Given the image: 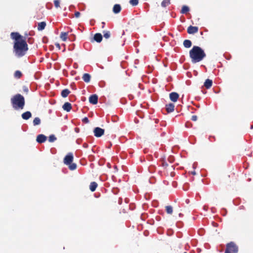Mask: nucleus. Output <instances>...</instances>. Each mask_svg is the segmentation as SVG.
I'll list each match as a JSON object with an SVG mask.
<instances>
[{
    "mask_svg": "<svg viewBox=\"0 0 253 253\" xmlns=\"http://www.w3.org/2000/svg\"><path fill=\"white\" fill-rule=\"evenodd\" d=\"M189 56L192 63L199 62L206 57L204 50L199 46L194 45L189 51Z\"/></svg>",
    "mask_w": 253,
    "mask_h": 253,
    "instance_id": "f257e3e1",
    "label": "nucleus"
},
{
    "mask_svg": "<svg viewBox=\"0 0 253 253\" xmlns=\"http://www.w3.org/2000/svg\"><path fill=\"white\" fill-rule=\"evenodd\" d=\"M28 50V46L26 40L13 44V53L17 58H21L26 55Z\"/></svg>",
    "mask_w": 253,
    "mask_h": 253,
    "instance_id": "f03ea898",
    "label": "nucleus"
},
{
    "mask_svg": "<svg viewBox=\"0 0 253 253\" xmlns=\"http://www.w3.org/2000/svg\"><path fill=\"white\" fill-rule=\"evenodd\" d=\"M11 103L15 110H22L25 105V98L23 95L18 93L11 98Z\"/></svg>",
    "mask_w": 253,
    "mask_h": 253,
    "instance_id": "7ed1b4c3",
    "label": "nucleus"
},
{
    "mask_svg": "<svg viewBox=\"0 0 253 253\" xmlns=\"http://www.w3.org/2000/svg\"><path fill=\"white\" fill-rule=\"evenodd\" d=\"M238 252L239 247L234 242L231 241L226 244L224 253H238Z\"/></svg>",
    "mask_w": 253,
    "mask_h": 253,
    "instance_id": "20e7f679",
    "label": "nucleus"
},
{
    "mask_svg": "<svg viewBox=\"0 0 253 253\" xmlns=\"http://www.w3.org/2000/svg\"><path fill=\"white\" fill-rule=\"evenodd\" d=\"M11 38L14 40V43H17L26 40L25 38L23 37L18 32H12L10 34Z\"/></svg>",
    "mask_w": 253,
    "mask_h": 253,
    "instance_id": "39448f33",
    "label": "nucleus"
},
{
    "mask_svg": "<svg viewBox=\"0 0 253 253\" xmlns=\"http://www.w3.org/2000/svg\"><path fill=\"white\" fill-rule=\"evenodd\" d=\"M73 159L74 156L73 153H69L64 158V163L66 165L71 164L73 161Z\"/></svg>",
    "mask_w": 253,
    "mask_h": 253,
    "instance_id": "423d86ee",
    "label": "nucleus"
},
{
    "mask_svg": "<svg viewBox=\"0 0 253 253\" xmlns=\"http://www.w3.org/2000/svg\"><path fill=\"white\" fill-rule=\"evenodd\" d=\"M105 130L99 127H96L94 128V135L96 137H100L104 134Z\"/></svg>",
    "mask_w": 253,
    "mask_h": 253,
    "instance_id": "0eeeda50",
    "label": "nucleus"
},
{
    "mask_svg": "<svg viewBox=\"0 0 253 253\" xmlns=\"http://www.w3.org/2000/svg\"><path fill=\"white\" fill-rule=\"evenodd\" d=\"M98 97L96 94L91 95L89 97V102L90 104L96 105L98 103Z\"/></svg>",
    "mask_w": 253,
    "mask_h": 253,
    "instance_id": "6e6552de",
    "label": "nucleus"
},
{
    "mask_svg": "<svg viewBox=\"0 0 253 253\" xmlns=\"http://www.w3.org/2000/svg\"><path fill=\"white\" fill-rule=\"evenodd\" d=\"M103 37L100 33H96L94 34L93 38L91 40V42H100L102 41Z\"/></svg>",
    "mask_w": 253,
    "mask_h": 253,
    "instance_id": "1a4fd4ad",
    "label": "nucleus"
},
{
    "mask_svg": "<svg viewBox=\"0 0 253 253\" xmlns=\"http://www.w3.org/2000/svg\"><path fill=\"white\" fill-rule=\"evenodd\" d=\"M169 96L170 100L171 101L175 102L177 101L179 95L178 93L176 92H172L169 93Z\"/></svg>",
    "mask_w": 253,
    "mask_h": 253,
    "instance_id": "9d476101",
    "label": "nucleus"
},
{
    "mask_svg": "<svg viewBox=\"0 0 253 253\" xmlns=\"http://www.w3.org/2000/svg\"><path fill=\"white\" fill-rule=\"evenodd\" d=\"M199 28L197 26H192L190 25L187 28V33L189 34H194L198 32Z\"/></svg>",
    "mask_w": 253,
    "mask_h": 253,
    "instance_id": "9b49d317",
    "label": "nucleus"
},
{
    "mask_svg": "<svg viewBox=\"0 0 253 253\" xmlns=\"http://www.w3.org/2000/svg\"><path fill=\"white\" fill-rule=\"evenodd\" d=\"M47 139V137L42 134H39L37 136L36 141L39 143H42L44 142Z\"/></svg>",
    "mask_w": 253,
    "mask_h": 253,
    "instance_id": "f8f14e48",
    "label": "nucleus"
},
{
    "mask_svg": "<svg viewBox=\"0 0 253 253\" xmlns=\"http://www.w3.org/2000/svg\"><path fill=\"white\" fill-rule=\"evenodd\" d=\"M166 109L167 113H170L174 111V105L172 103H170L169 104H167L166 105Z\"/></svg>",
    "mask_w": 253,
    "mask_h": 253,
    "instance_id": "ddd939ff",
    "label": "nucleus"
},
{
    "mask_svg": "<svg viewBox=\"0 0 253 253\" xmlns=\"http://www.w3.org/2000/svg\"><path fill=\"white\" fill-rule=\"evenodd\" d=\"M32 117V113L30 111H27L21 115V117L23 120H27Z\"/></svg>",
    "mask_w": 253,
    "mask_h": 253,
    "instance_id": "4468645a",
    "label": "nucleus"
},
{
    "mask_svg": "<svg viewBox=\"0 0 253 253\" xmlns=\"http://www.w3.org/2000/svg\"><path fill=\"white\" fill-rule=\"evenodd\" d=\"M62 108L64 110L67 112H70L72 109V105L69 102H65L62 106Z\"/></svg>",
    "mask_w": 253,
    "mask_h": 253,
    "instance_id": "2eb2a0df",
    "label": "nucleus"
},
{
    "mask_svg": "<svg viewBox=\"0 0 253 253\" xmlns=\"http://www.w3.org/2000/svg\"><path fill=\"white\" fill-rule=\"evenodd\" d=\"M121 10V6L119 4H115L113 8V12L115 14L119 13Z\"/></svg>",
    "mask_w": 253,
    "mask_h": 253,
    "instance_id": "dca6fc26",
    "label": "nucleus"
},
{
    "mask_svg": "<svg viewBox=\"0 0 253 253\" xmlns=\"http://www.w3.org/2000/svg\"><path fill=\"white\" fill-rule=\"evenodd\" d=\"M212 81L211 80L208 79L205 81L204 85L207 89H209L212 86Z\"/></svg>",
    "mask_w": 253,
    "mask_h": 253,
    "instance_id": "f3484780",
    "label": "nucleus"
},
{
    "mask_svg": "<svg viewBox=\"0 0 253 253\" xmlns=\"http://www.w3.org/2000/svg\"><path fill=\"white\" fill-rule=\"evenodd\" d=\"M82 78L84 82L88 83L90 81L91 76L88 73H84Z\"/></svg>",
    "mask_w": 253,
    "mask_h": 253,
    "instance_id": "a211bd4d",
    "label": "nucleus"
},
{
    "mask_svg": "<svg viewBox=\"0 0 253 253\" xmlns=\"http://www.w3.org/2000/svg\"><path fill=\"white\" fill-rule=\"evenodd\" d=\"M98 186L97 183L96 182H91L89 185V189L91 192L95 191Z\"/></svg>",
    "mask_w": 253,
    "mask_h": 253,
    "instance_id": "6ab92c4d",
    "label": "nucleus"
},
{
    "mask_svg": "<svg viewBox=\"0 0 253 253\" xmlns=\"http://www.w3.org/2000/svg\"><path fill=\"white\" fill-rule=\"evenodd\" d=\"M70 91L68 89H64L61 91V95L62 97L65 98L70 94Z\"/></svg>",
    "mask_w": 253,
    "mask_h": 253,
    "instance_id": "aec40b11",
    "label": "nucleus"
},
{
    "mask_svg": "<svg viewBox=\"0 0 253 253\" xmlns=\"http://www.w3.org/2000/svg\"><path fill=\"white\" fill-rule=\"evenodd\" d=\"M46 26V23L44 21L39 23L38 26V30L39 31L43 30Z\"/></svg>",
    "mask_w": 253,
    "mask_h": 253,
    "instance_id": "412c9836",
    "label": "nucleus"
},
{
    "mask_svg": "<svg viewBox=\"0 0 253 253\" xmlns=\"http://www.w3.org/2000/svg\"><path fill=\"white\" fill-rule=\"evenodd\" d=\"M183 45L185 48H190L192 46V42L189 40H185L183 42Z\"/></svg>",
    "mask_w": 253,
    "mask_h": 253,
    "instance_id": "4be33fe9",
    "label": "nucleus"
},
{
    "mask_svg": "<svg viewBox=\"0 0 253 253\" xmlns=\"http://www.w3.org/2000/svg\"><path fill=\"white\" fill-rule=\"evenodd\" d=\"M190 11L189 7L187 5H183L180 11V13L182 14H185Z\"/></svg>",
    "mask_w": 253,
    "mask_h": 253,
    "instance_id": "5701e85b",
    "label": "nucleus"
},
{
    "mask_svg": "<svg viewBox=\"0 0 253 253\" xmlns=\"http://www.w3.org/2000/svg\"><path fill=\"white\" fill-rule=\"evenodd\" d=\"M61 39L65 42L67 40V38H68V33L67 32H62L60 34V36Z\"/></svg>",
    "mask_w": 253,
    "mask_h": 253,
    "instance_id": "b1692460",
    "label": "nucleus"
},
{
    "mask_svg": "<svg viewBox=\"0 0 253 253\" xmlns=\"http://www.w3.org/2000/svg\"><path fill=\"white\" fill-rule=\"evenodd\" d=\"M41 119L39 117L35 118L33 122V124L34 126L40 125L41 124Z\"/></svg>",
    "mask_w": 253,
    "mask_h": 253,
    "instance_id": "393cba45",
    "label": "nucleus"
},
{
    "mask_svg": "<svg viewBox=\"0 0 253 253\" xmlns=\"http://www.w3.org/2000/svg\"><path fill=\"white\" fill-rule=\"evenodd\" d=\"M22 76V74L21 72L19 70L16 71L14 74V77L16 79H20Z\"/></svg>",
    "mask_w": 253,
    "mask_h": 253,
    "instance_id": "a878e982",
    "label": "nucleus"
},
{
    "mask_svg": "<svg viewBox=\"0 0 253 253\" xmlns=\"http://www.w3.org/2000/svg\"><path fill=\"white\" fill-rule=\"evenodd\" d=\"M166 210L168 214H171L173 211L172 207L171 206H167L166 207Z\"/></svg>",
    "mask_w": 253,
    "mask_h": 253,
    "instance_id": "bb28decb",
    "label": "nucleus"
},
{
    "mask_svg": "<svg viewBox=\"0 0 253 253\" xmlns=\"http://www.w3.org/2000/svg\"><path fill=\"white\" fill-rule=\"evenodd\" d=\"M170 3V0H163L161 2V6L165 7Z\"/></svg>",
    "mask_w": 253,
    "mask_h": 253,
    "instance_id": "cd10ccee",
    "label": "nucleus"
},
{
    "mask_svg": "<svg viewBox=\"0 0 253 253\" xmlns=\"http://www.w3.org/2000/svg\"><path fill=\"white\" fill-rule=\"evenodd\" d=\"M57 139V138L54 134H51L48 137V141L49 142H53Z\"/></svg>",
    "mask_w": 253,
    "mask_h": 253,
    "instance_id": "c85d7f7f",
    "label": "nucleus"
},
{
    "mask_svg": "<svg viewBox=\"0 0 253 253\" xmlns=\"http://www.w3.org/2000/svg\"><path fill=\"white\" fill-rule=\"evenodd\" d=\"M69 168L71 170H74L77 169V164L75 163H71V164L68 165Z\"/></svg>",
    "mask_w": 253,
    "mask_h": 253,
    "instance_id": "c756f323",
    "label": "nucleus"
},
{
    "mask_svg": "<svg viewBox=\"0 0 253 253\" xmlns=\"http://www.w3.org/2000/svg\"><path fill=\"white\" fill-rule=\"evenodd\" d=\"M139 0H130L129 3L132 6H136L138 5Z\"/></svg>",
    "mask_w": 253,
    "mask_h": 253,
    "instance_id": "7c9ffc66",
    "label": "nucleus"
},
{
    "mask_svg": "<svg viewBox=\"0 0 253 253\" xmlns=\"http://www.w3.org/2000/svg\"><path fill=\"white\" fill-rule=\"evenodd\" d=\"M103 36L106 39H108L110 37V32L109 31H103Z\"/></svg>",
    "mask_w": 253,
    "mask_h": 253,
    "instance_id": "2f4dec72",
    "label": "nucleus"
},
{
    "mask_svg": "<svg viewBox=\"0 0 253 253\" xmlns=\"http://www.w3.org/2000/svg\"><path fill=\"white\" fill-rule=\"evenodd\" d=\"M205 229L203 228H200L198 230V233L200 236H203L205 234Z\"/></svg>",
    "mask_w": 253,
    "mask_h": 253,
    "instance_id": "473e14b6",
    "label": "nucleus"
},
{
    "mask_svg": "<svg viewBox=\"0 0 253 253\" xmlns=\"http://www.w3.org/2000/svg\"><path fill=\"white\" fill-rule=\"evenodd\" d=\"M69 40L71 41H74L76 39V36L74 34H71L68 36Z\"/></svg>",
    "mask_w": 253,
    "mask_h": 253,
    "instance_id": "72a5a7b5",
    "label": "nucleus"
},
{
    "mask_svg": "<svg viewBox=\"0 0 253 253\" xmlns=\"http://www.w3.org/2000/svg\"><path fill=\"white\" fill-rule=\"evenodd\" d=\"M240 201H241L240 199H239V198L233 200V203L235 205H238L240 203Z\"/></svg>",
    "mask_w": 253,
    "mask_h": 253,
    "instance_id": "f704fd0d",
    "label": "nucleus"
},
{
    "mask_svg": "<svg viewBox=\"0 0 253 253\" xmlns=\"http://www.w3.org/2000/svg\"><path fill=\"white\" fill-rule=\"evenodd\" d=\"M191 243L193 246L195 247L197 245L198 241L197 240L194 239L191 240Z\"/></svg>",
    "mask_w": 253,
    "mask_h": 253,
    "instance_id": "c9c22d12",
    "label": "nucleus"
},
{
    "mask_svg": "<svg viewBox=\"0 0 253 253\" xmlns=\"http://www.w3.org/2000/svg\"><path fill=\"white\" fill-rule=\"evenodd\" d=\"M54 3L55 7L58 8L60 6V1L59 0H54Z\"/></svg>",
    "mask_w": 253,
    "mask_h": 253,
    "instance_id": "e433bc0d",
    "label": "nucleus"
},
{
    "mask_svg": "<svg viewBox=\"0 0 253 253\" xmlns=\"http://www.w3.org/2000/svg\"><path fill=\"white\" fill-rule=\"evenodd\" d=\"M174 160L173 156H170L168 158V161L169 163H172Z\"/></svg>",
    "mask_w": 253,
    "mask_h": 253,
    "instance_id": "4c0bfd02",
    "label": "nucleus"
},
{
    "mask_svg": "<svg viewBox=\"0 0 253 253\" xmlns=\"http://www.w3.org/2000/svg\"><path fill=\"white\" fill-rule=\"evenodd\" d=\"M82 122L84 123L87 124L89 123V120L87 117H85L83 119Z\"/></svg>",
    "mask_w": 253,
    "mask_h": 253,
    "instance_id": "58836bf2",
    "label": "nucleus"
},
{
    "mask_svg": "<svg viewBox=\"0 0 253 253\" xmlns=\"http://www.w3.org/2000/svg\"><path fill=\"white\" fill-rule=\"evenodd\" d=\"M183 222H176V225L178 227V228H181L183 226Z\"/></svg>",
    "mask_w": 253,
    "mask_h": 253,
    "instance_id": "ea45409f",
    "label": "nucleus"
},
{
    "mask_svg": "<svg viewBox=\"0 0 253 253\" xmlns=\"http://www.w3.org/2000/svg\"><path fill=\"white\" fill-rule=\"evenodd\" d=\"M162 166L164 168H167L168 166V164L167 162H166L164 160L162 162Z\"/></svg>",
    "mask_w": 253,
    "mask_h": 253,
    "instance_id": "a19ab883",
    "label": "nucleus"
},
{
    "mask_svg": "<svg viewBox=\"0 0 253 253\" xmlns=\"http://www.w3.org/2000/svg\"><path fill=\"white\" fill-rule=\"evenodd\" d=\"M34 41V40L33 38H29L27 40V42L29 43H32Z\"/></svg>",
    "mask_w": 253,
    "mask_h": 253,
    "instance_id": "79ce46f5",
    "label": "nucleus"
},
{
    "mask_svg": "<svg viewBox=\"0 0 253 253\" xmlns=\"http://www.w3.org/2000/svg\"><path fill=\"white\" fill-rule=\"evenodd\" d=\"M191 120L193 121H196L197 120V116L196 115H193L192 116Z\"/></svg>",
    "mask_w": 253,
    "mask_h": 253,
    "instance_id": "37998d69",
    "label": "nucleus"
},
{
    "mask_svg": "<svg viewBox=\"0 0 253 253\" xmlns=\"http://www.w3.org/2000/svg\"><path fill=\"white\" fill-rule=\"evenodd\" d=\"M80 12H79V11H76L75 13V16L76 18H78L80 17Z\"/></svg>",
    "mask_w": 253,
    "mask_h": 253,
    "instance_id": "c03bdc74",
    "label": "nucleus"
},
{
    "mask_svg": "<svg viewBox=\"0 0 253 253\" xmlns=\"http://www.w3.org/2000/svg\"><path fill=\"white\" fill-rule=\"evenodd\" d=\"M223 211V212L222 213V215L223 216H225L226 214V212H227V211L225 209H222V212Z\"/></svg>",
    "mask_w": 253,
    "mask_h": 253,
    "instance_id": "a18cd8bd",
    "label": "nucleus"
},
{
    "mask_svg": "<svg viewBox=\"0 0 253 253\" xmlns=\"http://www.w3.org/2000/svg\"><path fill=\"white\" fill-rule=\"evenodd\" d=\"M211 224L212 226L213 227H217L218 226L217 222H211Z\"/></svg>",
    "mask_w": 253,
    "mask_h": 253,
    "instance_id": "49530a36",
    "label": "nucleus"
},
{
    "mask_svg": "<svg viewBox=\"0 0 253 253\" xmlns=\"http://www.w3.org/2000/svg\"><path fill=\"white\" fill-rule=\"evenodd\" d=\"M23 90H24V92H26L27 93H28V91H29V89H28V87H26V86H24L23 87Z\"/></svg>",
    "mask_w": 253,
    "mask_h": 253,
    "instance_id": "de8ad7c7",
    "label": "nucleus"
},
{
    "mask_svg": "<svg viewBox=\"0 0 253 253\" xmlns=\"http://www.w3.org/2000/svg\"><path fill=\"white\" fill-rule=\"evenodd\" d=\"M75 7L74 5H71L69 7V10L70 11H72L74 8H75Z\"/></svg>",
    "mask_w": 253,
    "mask_h": 253,
    "instance_id": "09e8293b",
    "label": "nucleus"
},
{
    "mask_svg": "<svg viewBox=\"0 0 253 253\" xmlns=\"http://www.w3.org/2000/svg\"><path fill=\"white\" fill-rule=\"evenodd\" d=\"M197 166V162H195L194 163V164H193V168L194 169H195L196 167Z\"/></svg>",
    "mask_w": 253,
    "mask_h": 253,
    "instance_id": "8fccbe9b",
    "label": "nucleus"
},
{
    "mask_svg": "<svg viewBox=\"0 0 253 253\" xmlns=\"http://www.w3.org/2000/svg\"><path fill=\"white\" fill-rule=\"evenodd\" d=\"M71 86H72V88L74 89H76V85L74 83L71 84Z\"/></svg>",
    "mask_w": 253,
    "mask_h": 253,
    "instance_id": "3c124183",
    "label": "nucleus"
},
{
    "mask_svg": "<svg viewBox=\"0 0 253 253\" xmlns=\"http://www.w3.org/2000/svg\"><path fill=\"white\" fill-rule=\"evenodd\" d=\"M83 147L85 148H87L88 147V145L87 143H84L83 144Z\"/></svg>",
    "mask_w": 253,
    "mask_h": 253,
    "instance_id": "603ef678",
    "label": "nucleus"
},
{
    "mask_svg": "<svg viewBox=\"0 0 253 253\" xmlns=\"http://www.w3.org/2000/svg\"><path fill=\"white\" fill-rule=\"evenodd\" d=\"M203 209H204L205 211H208V207L207 206L205 205V206H204V207H203Z\"/></svg>",
    "mask_w": 253,
    "mask_h": 253,
    "instance_id": "864d4df0",
    "label": "nucleus"
},
{
    "mask_svg": "<svg viewBox=\"0 0 253 253\" xmlns=\"http://www.w3.org/2000/svg\"><path fill=\"white\" fill-rule=\"evenodd\" d=\"M55 45L59 49H60V44L58 43H55Z\"/></svg>",
    "mask_w": 253,
    "mask_h": 253,
    "instance_id": "5fc2aeb1",
    "label": "nucleus"
},
{
    "mask_svg": "<svg viewBox=\"0 0 253 253\" xmlns=\"http://www.w3.org/2000/svg\"><path fill=\"white\" fill-rule=\"evenodd\" d=\"M82 141V139H78L77 140V143H78V144H80V142Z\"/></svg>",
    "mask_w": 253,
    "mask_h": 253,
    "instance_id": "6e6d98bb",
    "label": "nucleus"
},
{
    "mask_svg": "<svg viewBox=\"0 0 253 253\" xmlns=\"http://www.w3.org/2000/svg\"><path fill=\"white\" fill-rule=\"evenodd\" d=\"M122 199L120 198L119 200V204L121 205L122 204Z\"/></svg>",
    "mask_w": 253,
    "mask_h": 253,
    "instance_id": "4d7b16f0",
    "label": "nucleus"
},
{
    "mask_svg": "<svg viewBox=\"0 0 253 253\" xmlns=\"http://www.w3.org/2000/svg\"><path fill=\"white\" fill-rule=\"evenodd\" d=\"M101 24H102V28H104L105 25V23L104 22H102Z\"/></svg>",
    "mask_w": 253,
    "mask_h": 253,
    "instance_id": "13d9d810",
    "label": "nucleus"
},
{
    "mask_svg": "<svg viewBox=\"0 0 253 253\" xmlns=\"http://www.w3.org/2000/svg\"><path fill=\"white\" fill-rule=\"evenodd\" d=\"M225 58H226V59H227V60H230V58H231V56H230V55H229V56H228V57H225Z\"/></svg>",
    "mask_w": 253,
    "mask_h": 253,
    "instance_id": "bf43d9fd",
    "label": "nucleus"
},
{
    "mask_svg": "<svg viewBox=\"0 0 253 253\" xmlns=\"http://www.w3.org/2000/svg\"><path fill=\"white\" fill-rule=\"evenodd\" d=\"M191 174H193V175H196V172L195 171H193L191 172Z\"/></svg>",
    "mask_w": 253,
    "mask_h": 253,
    "instance_id": "052dcab7",
    "label": "nucleus"
},
{
    "mask_svg": "<svg viewBox=\"0 0 253 253\" xmlns=\"http://www.w3.org/2000/svg\"><path fill=\"white\" fill-rule=\"evenodd\" d=\"M75 131L77 132H79V128H75Z\"/></svg>",
    "mask_w": 253,
    "mask_h": 253,
    "instance_id": "680f3d73",
    "label": "nucleus"
},
{
    "mask_svg": "<svg viewBox=\"0 0 253 253\" xmlns=\"http://www.w3.org/2000/svg\"><path fill=\"white\" fill-rule=\"evenodd\" d=\"M77 66H78V65L77 63H75L74 65V67L75 68H77Z\"/></svg>",
    "mask_w": 253,
    "mask_h": 253,
    "instance_id": "e2e57ef3",
    "label": "nucleus"
},
{
    "mask_svg": "<svg viewBox=\"0 0 253 253\" xmlns=\"http://www.w3.org/2000/svg\"><path fill=\"white\" fill-rule=\"evenodd\" d=\"M180 234H181V233H177V237H178V238H181V236Z\"/></svg>",
    "mask_w": 253,
    "mask_h": 253,
    "instance_id": "0e129e2a",
    "label": "nucleus"
},
{
    "mask_svg": "<svg viewBox=\"0 0 253 253\" xmlns=\"http://www.w3.org/2000/svg\"><path fill=\"white\" fill-rule=\"evenodd\" d=\"M190 201L189 199H186V201H185V202L187 203V204H189Z\"/></svg>",
    "mask_w": 253,
    "mask_h": 253,
    "instance_id": "69168bd1",
    "label": "nucleus"
},
{
    "mask_svg": "<svg viewBox=\"0 0 253 253\" xmlns=\"http://www.w3.org/2000/svg\"><path fill=\"white\" fill-rule=\"evenodd\" d=\"M141 218L142 220H145V218L143 217V214L141 215Z\"/></svg>",
    "mask_w": 253,
    "mask_h": 253,
    "instance_id": "338daca9",
    "label": "nucleus"
},
{
    "mask_svg": "<svg viewBox=\"0 0 253 253\" xmlns=\"http://www.w3.org/2000/svg\"><path fill=\"white\" fill-rule=\"evenodd\" d=\"M165 134H166V132H163L161 134V135H162V136H164Z\"/></svg>",
    "mask_w": 253,
    "mask_h": 253,
    "instance_id": "774afa93",
    "label": "nucleus"
}]
</instances>
